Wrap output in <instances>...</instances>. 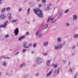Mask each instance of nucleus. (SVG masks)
Masks as SVG:
<instances>
[{
	"mask_svg": "<svg viewBox=\"0 0 78 78\" xmlns=\"http://www.w3.org/2000/svg\"><path fill=\"white\" fill-rule=\"evenodd\" d=\"M34 11L35 14H37L38 16L41 17H42L43 16V15H42V11H41V10L39 9H34Z\"/></svg>",
	"mask_w": 78,
	"mask_h": 78,
	"instance_id": "nucleus-1",
	"label": "nucleus"
},
{
	"mask_svg": "<svg viewBox=\"0 0 78 78\" xmlns=\"http://www.w3.org/2000/svg\"><path fill=\"white\" fill-rule=\"evenodd\" d=\"M14 33L15 36H17V35L18 34V33H19V29H18V28H16L14 30Z\"/></svg>",
	"mask_w": 78,
	"mask_h": 78,
	"instance_id": "nucleus-2",
	"label": "nucleus"
},
{
	"mask_svg": "<svg viewBox=\"0 0 78 78\" xmlns=\"http://www.w3.org/2000/svg\"><path fill=\"white\" fill-rule=\"evenodd\" d=\"M62 48V44H60L59 45L55 47V49L58 50V48Z\"/></svg>",
	"mask_w": 78,
	"mask_h": 78,
	"instance_id": "nucleus-3",
	"label": "nucleus"
},
{
	"mask_svg": "<svg viewBox=\"0 0 78 78\" xmlns=\"http://www.w3.org/2000/svg\"><path fill=\"white\" fill-rule=\"evenodd\" d=\"M8 23V21L4 23V25L0 26V28H2V27H6V24Z\"/></svg>",
	"mask_w": 78,
	"mask_h": 78,
	"instance_id": "nucleus-4",
	"label": "nucleus"
},
{
	"mask_svg": "<svg viewBox=\"0 0 78 78\" xmlns=\"http://www.w3.org/2000/svg\"><path fill=\"white\" fill-rule=\"evenodd\" d=\"M25 36H23L21 37H20L18 39L19 41H20V40H22L23 39H24L25 38Z\"/></svg>",
	"mask_w": 78,
	"mask_h": 78,
	"instance_id": "nucleus-5",
	"label": "nucleus"
},
{
	"mask_svg": "<svg viewBox=\"0 0 78 78\" xmlns=\"http://www.w3.org/2000/svg\"><path fill=\"white\" fill-rule=\"evenodd\" d=\"M27 42H25V44H23L24 47L25 48H28V47H29L28 46L25 47V46L27 45Z\"/></svg>",
	"mask_w": 78,
	"mask_h": 78,
	"instance_id": "nucleus-6",
	"label": "nucleus"
},
{
	"mask_svg": "<svg viewBox=\"0 0 78 78\" xmlns=\"http://www.w3.org/2000/svg\"><path fill=\"white\" fill-rule=\"evenodd\" d=\"M74 20H76V18H77V16L76 15H73V16Z\"/></svg>",
	"mask_w": 78,
	"mask_h": 78,
	"instance_id": "nucleus-7",
	"label": "nucleus"
},
{
	"mask_svg": "<svg viewBox=\"0 0 78 78\" xmlns=\"http://www.w3.org/2000/svg\"><path fill=\"white\" fill-rule=\"evenodd\" d=\"M48 42H45L43 43V45L44 46H46L47 45H48Z\"/></svg>",
	"mask_w": 78,
	"mask_h": 78,
	"instance_id": "nucleus-8",
	"label": "nucleus"
},
{
	"mask_svg": "<svg viewBox=\"0 0 78 78\" xmlns=\"http://www.w3.org/2000/svg\"><path fill=\"white\" fill-rule=\"evenodd\" d=\"M0 18H1V19H4L5 17L4 16V15H2L0 16Z\"/></svg>",
	"mask_w": 78,
	"mask_h": 78,
	"instance_id": "nucleus-9",
	"label": "nucleus"
},
{
	"mask_svg": "<svg viewBox=\"0 0 78 78\" xmlns=\"http://www.w3.org/2000/svg\"><path fill=\"white\" fill-rule=\"evenodd\" d=\"M48 27V24H46L44 25V29H45V28H47Z\"/></svg>",
	"mask_w": 78,
	"mask_h": 78,
	"instance_id": "nucleus-10",
	"label": "nucleus"
},
{
	"mask_svg": "<svg viewBox=\"0 0 78 78\" xmlns=\"http://www.w3.org/2000/svg\"><path fill=\"white\" fill-rule=\"evenodd\" d=\"M8 17H9V19H11V14H9L8 15Z\"/></svg>",
	"mask_w": 78,
	"mask_h": 78,
	"instance_id": "nucleus-11",
	"label": "nucleus"
},
{
	"mask_svg": "<svg viewBox=\"0 0 78 78\" xmlns=\"http://www.w3.org/2000/svg\"><path fill=\"white\" fill-rule=\"evenodd\" d=\"M51 73H52V72H51V71H50V72H49L47 74V76H49V75H50Z\"/></svg>",
	"mask_w": 78,
	"mask_h": 78,
	"instance_id": "nucleus-12",
	"label": "nucleus"
},
{
	"mask_svg": "<svg viewBox=\"0 0 78 78\" xmlns=\"http://www.w3.org/2000/svg\"><path fill=\"white\" fill-rule=\"evenodd\" d=\"M61 16H62V14L61 13L59 14L58 16V18H59V17H60Z\"/></svg>",
	"mask_w": 78,
	"mask_h": 78,
	"instance_id": "nucleus-13",
	"label": "nucleus"
},
{
	"mask_svg": "<svg viewBox=\"0 0 78 78\" xmlns=\"http://www.w3.org/2000/svg\"><path fill=\"white\" fill-rule=\"evenodd\" d=\"M50 61H47V66H48H48H50L49 65H48V64L50 63Z\"/></svg>",
	"mask_w": 78,
	"mask_h": 78,
	"instance_id": "nucleus-14",
	"label": "nucleus"
},
{
	"mask_svg": "<svg viewBox=\"0 0 78 78\" xmlns=\"http://www.w3.org/2000/svg\"><path fill=\"white\" fill-rule=\"evenodd\" d=\"M52 66H54L55 68H56L57 67V66H58V65H55V64H53Z\"/></svg>",
	"mask_w": 78,
	"mask_h": 78,
	"instance_id": "nucleus-15",
	"label": "nucleus"
},
{
	"mask_svg": "<svg viewBox=\"0 0 78 78\" xmlns=\"http://www.w3.org/2000/svg\"><path fill=\"white\" fill-rule=\"evenodd\" d=\"M17 20H12V22H13V23H14L17 22Z\"/></svg>",
	"mask_w": 78,
	"mask_h": 78,
	"instance_id": "nucleus-16",
	"label": "nucleus"
},
{
	"mask_svg": "<svg viewBox=\"0 0 78 78\" xmlns=\"http://www.w3.org/2000/svg\"><path fill=\"white\" fill-rule=\"evenodd\" d=\"M2 65L3 66H6V63L5 62H4L2 63Z\"/></svg>",
	"mask_w": 78,
	"mask_h": 78,
	"instance_id": "nucleus-17",
	"label": "nucleus"
},
{
	"mask_svg": "<svg viewBox=\"0 0 78 78\" xmlns=\"http://www.w3.org/2000/svg\"><path fill=\"white\" fill-rule=\"evenodd\" d=\"M2 12H4L5 11V8H4L2 10Z\"/></svg>",
	"mask_w": 78,
	"mask_h": 78,
	"instance_id": "nucleus-18",
	"label": "nucleus"
},
{
	"mask_svg": "<svg viewBox=\"0 0 78 78\" xmlns=\"http://www.w3.org/2000/svg\"><path fill=\"white\" fill-rule=\"evenodd\" d=\"M25 66V64H23L20 66V67H22L23 66Z\"/></svg>",
	"mask_w": 78,
	"mask_h": 78,
	"instance_id": "nucleus-19",
	"label": "nucleus"
},
{
	"mask_svg": "<svg viewBox=\"0 0 78 78\" xmlns=\"http://www.w3.org/2000/svg\"><path fill=\"white\" fill-rule=\"evenodd\" d=\"M74 37L76 38V37H78V34H76L74 36Z\"/></svg>",
	"mask_w": 78,
	"mask_h": 78,
	"instance_id": "nucleus-20",
	"label": "nucleus"
},
{
	"mask_svg": "<svg viewBox=\"0 0 78 78\" xmlns=\"http://www.w3.org/2000/svg\"><path fill=\"white\" fill-rule=\"evenodd\" d=\"M36 46V44L34 43L33 44V47H35Z\"/></svg>",
	"mask_w": 78,
	"mask_h": 78,
	"instance_id": "nucleus-21",
	"label": "nucleus"
},
{
	"mask_svg": "<svg viewBox=\"0 0 78 78\" xmlns=\"http://www.w3.org/2000/svg\"><path fill=\"white\" fill-rule=\"evenodd\" d=\"M51 19V17H49L48 18V20H47V22H48V21L50 20V19Z\"/></svg>",
	"mask_w": 78,
	"mask_h": 78,
	"instance_id": "nucleus-22",
	"label": "nucleus"
},
{
	"mask_svg": "<svg viewBox=\"0 0 78 78\" xmlns=\"http://www.w3.org/2000/svg\"><path fill=\"white\" fill-rule=\"evenodd\" d=\"M57 40H58V42L61 41V39H60V38H58V39H57Z\"/></svg>",
	"mask_w": 78,
	"mask_h": 78,
	"instance_id": "nucleus-23",
	"label": "nucleus"
},
{
	"mask_svg": "<svg viewBox=\"0 0 78 78\" xmlns=\"http://www.w3.org/2000/svg\"><path fill=\"white\" fill-rule=\"evenodd\" d=\"M69 11V9H67L66 10V11L65 12V13H67V12H68Z\"/></svg>",
	"mask_w": 78,
	"mask_h": 78,
	"instance_id": "nucleus-24",
	"label": "nucleus"
},
{
	"mask_svg": "<svg viewBox=\"0 0 78 78\" xmlns=\"http://www.w3.org/2000/svg\"><path fill=\"white\" fill-rule=\"evenodd\" d=\"M42 2L43 3H45L46 2L45 0H42Z\"/></svg>",
	"mask_w": 78,
	"mask_h": 78,
	"instance_id": "nucleus-25",
	"label": "nucleus"
},
{
	"mask_svg": "<svg viewBox=\"0 0 78 78\" xmlns=\"http://www.w3.org/2000/svg\"><path fill=\"white\" fill-rule=\"evenodd\" d=\"M30 8H29L28 10H27V12L28 13H30Z\"/></svg>",
	"mask_w": 78,
	"mask_h": 78,
	"instance_id": "nucleus-26",
	"label": "nucleus"
},
{
	"mask_svg": "<svg viewBox=\"0 0 78 78\" xmlns=\"http://www.w3.org/2000/svg\"><path fill=\"white\" fill-rule=\"evenodd\" d=\"M26 49H23L22 51L23 52H24L25 51H26Z\"/></svg>",
	"mask_w": 78,
	"mask_h": 78,
	"instance_id": "nucleus-27",
	"label": "nucleus"
},
{
	"mask_svg": "<svg viewBox=\"0 0 78 78\" xmlns=\"http://www.w3.org/2000/svg\"><path fill=\"white\" fill-rule=\"evenodd\" d=\"M10 9V8H9V7H8V8H7L6 10H7V11H8V10H9Z\"/></svg>",
	"mask_w": 78,
	"mask_h": 78,
	"instance_id": "nucleus-28",
	"label": "nucleus"
},
{
	"mask_svg": "<svg viewBox=\"0 0 78 78\" xmlns=\"http://www.w3.org/2000/svg\"><path fill=\"white\" fill-rule=\"evenodd\" d=\"M8 36H9L8 34L6 35L5 36V38H7V37H8Z\"/></svg>",
	"mask_w": 78,
	"mask_h": 78,
	"instance_id": "nucleus-29",
	"label": "nucleus"
},
{
	"mask_svg": "<svg viewBox=\"0 0 78 78\" xmlns=\"http://www.w3.org/2000/svg\"><path fill=\"white\" fill-rule=\"evenodd\" d=\"M69 23H66V26H69Z\"/></svg>",
	"mask_w": 78,
	"mask_h": 78,
	"instance_id": "nucleus-30",
	"label": "nucleus"
},
{
	"mask_svg": "<svg viewBox=\"0 0 78 78\" xmlns=\"http://www.w3.org/2000/svg\"><path fill=\"white\" fill-rule=\"evenodd\" d=\"M26 34H29V32H27L26 33Z\"/></svg>",
	"mask_w": 78,
	"mask_h": 78,
	"instance_id": "nucleus-31",
	"label": "nucleus"
},
{
	"mask_svg": "<svg viewBox=\"0 0 78 78\" xmlns=\"http://www.w3.org/2000/svg\"><path fill=\"white\" fill-rule=\"evenodd\" d=\"M38 33H39V31H37L36 33V35H37V34H38Z\"/></svg>",
	"mask_w": 78,
	"mask_h": 78,
	"instance_id": "nucleus-32",
	"label": "nucleus"
},
{
	"mask_svg": "<svg viewBox=\"0 0 78 78\" xmlns=\"http://www.w3.org/2000/svg\"><path fill=\"white\" fill-rule=\"evenodd\" d=\"M22 11V9L21 8H20L19 9V11Z\"/></svg>",
	"mask_w": 78,
	"mask_h": 78,
	"instance_id": "nucleus-33",
	"label": "nucleus"
},
{
	"mask_svg": "<svg viewBox=\"0 0 78 78\" xmlns=\"http://www.w3.org/2000/svg\"><path fill=\"white\" fill-rule=\"evenodd\" d=\"M39 7L40 8L41 7V4H39Z\"/></svg>",
	"mask_w": 78,
	"mask_h": 78,
	"instance_id": "nucleus-34",
	"label": "nucleus"
},
{
	"mask_svg": "<svg viewBox=\"0 0 78 78\" xmlns=\"http://www.w3.org/2000/svg\"><path fill=\"white\" fill-rule=\"evenodd\" d=\"M57 72H58V73H59V70H57Z\"/></svg>",
	"mask_w": 78,
	"mask_h": 78,
	"instance_id": "nucleus-35",
	"label": "nucleus"
},
{
	"mask_svg": "<svg viewBox=\"0 0 78 78\" xmlns=\"http://www.w3.org/2000/svg\"><path fill=\"white\" fill-rule=\"evenodd\" d=\"M29 46H31V44H29Z\"/></svg>",
	"mask_w": 78,
	"mask_h": 78,
	"instance_id": "nucleus-36",
	"label": "nucleus"
},
{
	"mask_svg": "<svg viewBox=\"0 0 78 78\" xmlns=\"http://www.w3.org/2000/svg\"><path fill=\"white\" fill-rule=\"evenodd\" d=\"M49 6H51V5L50 4H49Z\"/></svg>",
	"mask_w": 78,
	"mask_h": 78,
	"instance_id": "nucleus-37",
	"label": "nucleus"
},
{
	"mask_svg": "<svg viewBox=\"0 0 78 78\" xmlns=\"http://www.w3.org/2000/svg\"><path fill=\"white\" fill-rule=\"evenodd\" d=\"M39 37H41V34L40 35H39Z\"/></svg>",
	"mask_w": 78,
	"mask_h": 78,
	"instance_id": "nucleus-38",
	"label": "nucleus"
},
{
	"mask_svg": "<svg viewBox=\"0 0 78 78\" xmlns=\"http://www.w3.org/2000/svg\"><path fill=\"white\" fill-rule=\"evenodd\" d=\"M70 72H72V70L71 69H70Z\"/></svg>",
	"mask_w": 78,
	"mask_h": 78,
	"instance_id": "nucleus-39",
	"label": "nucleus"
},
{
	"mask_svg": "<svg viewBox=\"0 0 78 78\" xmlns=\"http://www.w3.org/2000/svg\"><path fill=\"white\" fill-rule=\"evenodd\" d=\"M53 18H52L51 19V20H53Z\"/></svg>",
	"mask_w": 78,
	"mask_h": 78,
	"instance_id": "nucleus-40",
	"label": "nucleus"
},
{
	"mask_svg": "<svg viewBox=\"0 0 78 78\" xmlns=\"http://www.w3.org/2000/svg\"><path fill=\"white\" fill-rule=\"evenodd\" d=\"M38 75H39V74H37L36 75V76H37Z\"/></svg>",
	"mask_w": 78,
	"mask_h": 78,
	"instance_id": "nucleus-41",
	"label": "nucleus"
},
{
	"mask_svg": "<svg viewBox=\"0 0 78 78\" xmlns=\"http://www.w3.org/2000/svg\"><path fill=\"white\" fill-rule=\"evenodd\" d=\"M37 1L38 2H39V0H37Z\"/></svg>",
	"mask_w": 78,
	"mask_h": 78,
	"instance_id": "nucleus-42",
	"label": "nucleus"
},
{
	"mask_svg": "<svg viewBox=\"0 0 78 78\" xmlns=\"http://www.w3.org/2000/svg\"><path fill=\"white\" fill-rule=\"evenodd\" d=\"M1 3V1H0V4Z\"/></svg>",
	"mask_w": 78,
	"mask_h": 78,
	"instance_id": "nucleus-43",
	"label": "nucleus"
},
{
	"mask_svg": "<svg viewBox=\"0 0 78 78\" xmlns=\"http://www.w3.org/2000/svg\"><path fill=\"white\" fill-rule=\"evenodd\" d=\"M2 0H0V2H1V1Z\"/></svg>",
	"mask_w": 78,
	"mask_h": 78,
	"instance_id": "nucleus-44",
	"label": "nucleus"
},
{
	"mask_svg": "<svg viewBox=\"0 0 78 78\" xmlns=\"http://www.w3.org/2000/svg\"><path fill=\"white\" fill-rule=\"evenodd\" d=\"M1 75V73H0V75Z\"/></svg>",
	"mask_w": 78,
	"mask_h": 78,
	"instance_id": "nucleus-45",
	"label": "nucleus"
},
{
	"mask_svg": "<svg viewBox=\"0 0 78 78\" xmlns=\"http://www.w3.org/2000/svg\"><path fill=\"white\" fill-rule=\"evenodd\" d=\"M75 78H76V76H75Z\"/></svg>",
	"mask_w": 78,
	"mask_h": 78,
	"instance_id": "nucleus-46",
	"label": "nucleus"
},
{
	"mask_svg": "<svg viewBox=\"0 0 78 78\" xmlns=\"http://www.w3.org/2000/svg\"><path fill=\"white\" fill-rule=\"evenodd\" d=\"M74 48H75V46H74Z\"/></svg>",
	"mask_w": 78,
	"mask_h": 78,
	"instance_id": "nucleus-47",
	"label": "nucleus"
}]
</instances>
